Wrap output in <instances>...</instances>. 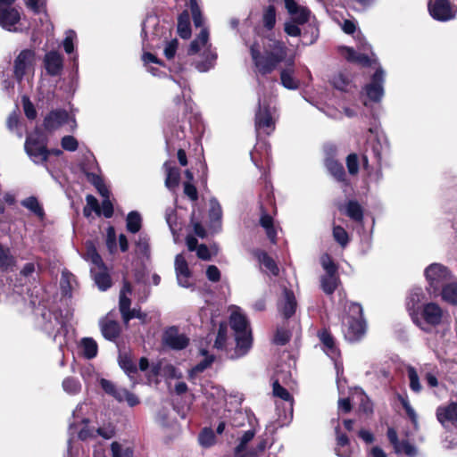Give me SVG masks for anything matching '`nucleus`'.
Segmentation results:
<instances>
[{
    "label": "nucleus",
    "mask_w": 457,
    "mask_h": 457,
    "mask_svg": "<svg viewBox=\"0 0 457 457\" xmlns=\"http://www.w3.org/2000/svg\"><path fill=\"white\" fill-rule=\"evenodd\" d=\"M354 319L358 320H365L363 317L362 306L359 303H350L347 306V312L345 320Z\"/></svg>",
    "instance_id": "09e8293b"
},
{
    "label": "nucleus",
    "mask_w": 457,
    "mask_h": 457,
    "mask_svg": "<svg viewBox=\"0 0 457 457\" xmlns=\"http://www.w3.org/2000/svg\"><path fill=\"white\" fill-rule=\"evenodd\" d=\"M287 12L296 24H305L309 21L311 11L306 6L299 5L295 0H284Z\"/></svg>",
    "instance_id": "f3484780"
},
{
    "label": "nucleus",
    "mask_w": 457,
    "mask_h": 457,
    "mask_svg": "<svg viewBox=\"0 0 457 457\" xmlns=\"http://www.w3.org/2000/svg\"><path fill=\"white\" fill-rule=\"evenodd\" d=\"M283 295L284 301L278 305V310L285 320H289L296 312L297 302L291 289L285 288Z\"/></svg>",
    "instance_id": "412c9836"
},
{
    "label": "nucleus",
    "mask_w": 457,
    "mask_h": 457,
    "mask_svg": "<svg viewBox=\"0 0 457 457\" xmlns=\"http://www.w3.org/2000/svg\"><path fill=\"white\" fill-rule=\"evenodd\" d=\"M126 221L127 230L132 234L137 233L142 228V218L137 211L129 212Z\"/></svg>",
    "instance_id": "58836bf2"
},
{
    "label": "nucleus",
    "mask_w": 457,
    "mask_h": 457,
    "mask_svg": "<svg viewBox=\"0 0 457 457\" xmlns=\"http://www.w3.org/2000/svg\"><path fill=\"white\" fill-rule=\"evenodd\" d=\"M272 391L274 396L280 398L284 401H291L293 400V396L288 392L287 389H286L284 386H282L278 381V379H275L272 383Z\"/></svg>",
    "instance_id": "864d4df0"
},
{
    "label": "nucleus",
    "mask_w": 457,
    "mask_h": 457,
    "mask_svg": "<svg viewBox=\"0 0 457 457\" xmlns=\"http://www.w3.org/2000/svg\"><path fill=\"white\" fill-rule=\"evenodd\" d=\"M344 335L347 341H360L366 333V321L354 319L345 320Z\"/></svg>",
    "instance_id": "f8f14e48"
},
{
    "label": "nucleus",
    "mask_w": 457,
    "mask_h": 457,
    "mask_svg": "<svg viewBox=\"0 0 457 457\" xmlns=\"http://www.w3.org/2000/svg\"><path fill=\"white\" fill-rule=\"evenodd\" d=\"M397 399L400 402V403L402 404V406H403V408L407 417L410 419L411 423L413 425H417V423H418V416H417V413L414 411V409L410 404L408 397L407 396H403L402 395L398 394L397 395Z\"/></svg>",
    "instance_id": "49530a36"
},
{
    "label": "nucleus",
    "mask_w": 457,
    "mask_h": 457,
    "mask_svg": "<svg viewBox=\"0 0 457 457\" xmlns=\"http://www.w3.org/2000/svg\"><path fill=\"white\" fill-rule=\"evenodd\" d=\"M255 431L253 429H249L245 431L242 436L239 438V443L236 446L234 454L235 457H245V452L246 450L247 444L253 440L254 437Z\"/></svg>",
    "instance_id": "ea45409f"
},
{
    "label": "nucleus",
    "mask_w": 457,
    "mask_h": 457,
    "mask_svg": "<svg viewBox=\"0 0 457 457\" xmlns=\"http://www.w3.org/2000/svg\"><path fill=\"white\" fill-rule=\"evenodd\" d=\"M229 325L234 330L235 334L245 333L252 331L249 326V321L246 317L237 312H234L230 315Z\"/></svg>",
    "instance_id": "c85d7f7f"
},
{
    "label": "nucleus",
    "mask_w": 457,
    "mask_h": 457,
    "mask_svg": "<svg viewBox=\"0 0 457 457\" xmlns=\"http://www.w3.org/2000/svg\"><path fill=\"white\" fill-rule=\"evenodd\" d=\"M162 342L172 350H183L189 345V338L184 334H179V329L173 326L165 330Z\"/></svg>",
    "instance_id": "9d476101"
},
{
    "label": "nucleus",
    "mask_w": 457,
    "mask_h": 457,
    "mask_svg": "<svg viewBox=\"0 0 457 457\" xmlns=\"http://www.w3.org/2000/svg\"><path fill=\"white\" fill-rule=\"evenodd\" d=\"M335 432L337 436V445L338 447L336 449L337 454L341 457L348 456L350 453V439L348 436L345 433H341L339 426L336 427Z\"/></svg>",
    "instance_id": "7c9ffc66"
},
{
    "label": "nucleus",
    "mask_w": 457,
    "mask_h": 457,
    "mask_svg": "<svg viewBox=\"0 0 457 457\" xmlns=\"http://www.w3.org/2000/svg\"><path fill=\"white\" fill-rule=\"evenodd\" d=\"M268 445V439L265 437H261L258 439L257 445L255 447L251 448L245 453V457H260L263 454Z\"/></svg>",
    "instance_id": "6e6d98bb"
},
{
    "label": "nucleus",
    "mask_w": 457,
    "mask_h": 457,
    "mask_svg": "<svg viewBox=\"0 0 457 457\" xmlns=\"http://www.w3.org/2000/svg\"><path fill=\"white\" fill-rule=\"evenodd\" d=\"M262 22L263 27L270 31L275 28L276 25V7L272 3L268 6H265L262 10Z\"/></svg>",
    "instance_id": "473e14b6"
},
{
    "label": "nucleus",
    "mask_w": 457,
    "mask_h": 457,
    "mask_svg": "<svg viewBox=\"0 0 457 457\" xmlns=\"http://www.w3.org/2000/svg\"><path fill=\"white\" fill-rule=\"evenodd\" d=\"M332 234L335 241L339 244L341 247L345 248L348 245L350 241L349 235L342 226L334 225Z\"/></svg>",
    "instance_id": "c03bdc74"
},
{
    "label": "nucleus",
    "mask_w": 457,
    "mask_h": 457,
    "mask_svg": "<svg viewBox=\"0 0 457 457\" xmlns=\"http://www.w3.org/2000/svg\"><path fill=\"white\" fill-rule=\"evenodd\" d=\"M21 21L20 12L12 5L0 6V26L8 31H15Z\"/></svg>",
    "instance_id": "ddd939ff"
},
{
    "label": "nucleus",
    "mask_w": 457,
    "mask_h": 457,
    "mask_svg": "<svg viewBox=\"0 0 457 457\" xmlns=\"http://www.w3.org/2000/svg\"><path fill=\"white\" fill-rule=\"evenodd\" d=\"M330 83L334 88L342 92H346L351 80L344 73L338 72L331 78Z\"/></svg>",
    "instance_id": "37998d69"
},
{
    "label": "nucleus",
    "mask_w": 457,
    "mask_h": 457,
    "mask_svg": "<svg viewBox=\"0 0 457 457\" xmlns=\"http://www.w3.org/2000/svg\"><path fill=\"white\" fill-rule=\"evenodd\" d=\"M87 255L94 265L96 267H104V262L102 256L99 254L97 249L93 244L87 245Z\"/></svg>",
    "instance_id": "e2e57ef3"
},
{
    "label": "nucleus",
    "mask_w": 457,
    "mask_h": 457,
    "mask_svg": "<svg viewBox=\"0 0 457 457\" xmlns=\"http://www.w3.org/2000/svg\"><path fill=\"white\" fill-rule=\"evenodd\" d=\"M96 268L98 270L91 269V274L93 276L94 281L101 291H106L112 285L109 270L105 263L104 264V267Z\"/></svg>",
    "instance_id": "b1692460"
},
{
    "label": "nucleus",
    "mask_w": 457,
    "mask_h": 457,
    "mask_svg": "<svg viewBox=\"0 0 457 457\" xmlns=\"http://www.w3.org/2000/svg\"><path fill=\"white\" fill-rule=\"evenodd\" d=\"M317 337L321 344L322 350L331 358L340 355V350L337 345L336 338L329 328H323L317 333Z\"/></svg>",
    "instance_id": "4468645a"
},
{
    "label": "nucleus",
    "mask_w": 457,
    "mask_h": 457,
    "mask_svg": "<svg viewBox=\"0 0 457 457\" xmlns=\"http://www.w3.org/2000/svg\"><path fill=\"white\" fill-rule=\"evenodd\" d=\"M385 74L382 68H378L371 76L370 82L363 87L367 97L374 103H379L384 96Z\"/></svg>",
    "instance_id": "0eeeda50"
},
{
    "label": "nucleus",
    "mask_w": 457,
    "mask_h": 457,
    "mask_svg": "<svg viewBox=\"0 0 457 457\" xmlns=\"http://www.w3.org/2000/svg\"><path fill=\"white\" fill-rule=\"evenodd\" d=\"M340 279L338 276H327L320 277V288L327 295H332L337 290Z\"/></svg>",
    "instance_id": "72a5a7b5"
},
{
    "label": "nucleus",
    "mask_w": 457,
    "mask_h": 457,
    "mask_svg": "<svg viewBox=\"0 0 457 457\" xmlns=\"http://www.w3.org/2000/svg\"><path fill=\"white\" fill-rule=\"evenodd\" d=\"M137 251L144 257L150 256L149 237L145 235H140L136 242Z\"/></svg>",
    "instance_id": "4d7b16f0"
},
{
    "label": "nucleus",
    "mask_w": 457,
    "mask_h": 457,
    "mask_svg": "<svg viewBox=\"0 0 457 457\" xmlns=\"http://www.w3.org/2000/svg\"><path fill=\"white\" fill-rule=\"evenodd\" d=\"M177 33L182 39H188L192 35L190 16L187 10H184L178 16Z\"/></svg>",
    "instance_id": "cd10ccee"
},
{
    "label": "nucleus",
    "mask_w": 457,
    "mask_h": 457,
    "mask_svg": "<svg viewBox=\"0 0 457 457\" xmlns=\"http://www.w3.org/2000/svg\"><path fill=\"white\" fill-rule=\"evenodd\" d=\"M345 164L350 175L355 176L359 173L360 160L357 154H349L346 156Z\"/></svg>",
    "instance_id": "603ef678"
},
{
    "label": "nucleus",
    "mask_w": 457,
    "mask_h": 457,
    "mask_svg": "<svg viewBox=\"0 0 457 457\" xmlns=\"http://www.w3.org/2000/svg\"><path fill=\"white\" fill-rule=\"evenodd\" d=\"M118 361L120 367L129 377L132 378L137 373V367L130 353H120Z\"/></svg>",
    "instance_id": "2f4dec72"
},
{
    "label": "nucleus",
    "mask_w": 457,
    "mask_h": 457,
    "mask_svg": "<svg viewBox=\"0 0 457 457\" xmlns=\"http://www.w3.org/2000/svg\"><path fill=\"white\" fill-rule=\"evenodd\" d=\"M322 267L327 276H337V266L328 254L322 258Z\"/></svg>",
    "instance_id": "69168bd1"
},
{
    "label": "nucleus",
    "mask_w": 457,
    "mask_h": 457,
    "mask_svg": "<svg viewBox=\"0 0 457 457\" xmlns=\"http://www.w3.org/2000/svg\"><path fill=\"white\" fill-rule=\"evenodd\" d=\"M439 294L442 295L444 301L457 305V283L451 282L445 285Z\"/></svg>",
    "instance_id": "e433bc0d"
},
{
    "label": "nucleus",
    "mask_w": 457,
    "mask_h": 457,
    "mask_svg": "<svg viewBox=\"0 0 457 457\" xmlns=\"http://www.w3.org/2000/svg\"><path fill=\"white\" fill-rule=\"evenodd\" d=\"M174 106L168 111L167 120L172 126H176L181 122H184L188 119L191 123V116L187 117L188 114H192L193 109L189 103H187L183 96H176L173 98Z\"/></svg>",
    "instance_id": "39448f33"
},
{
    "label": "nucleus",
    "mask_w": 457,
    "mask_h": 457,
    "mask_svg": "<svg viewBox=\"0 0 457 457\" xmlns=\"http://www.w3.org/2000/svg\"><path fill=\"white\" fill-rule=\"evenodd\" d=\"M399 452H395L397 454L404 453L408 457H415L418 453L417 448L411 444L408 440L400 441L397 445Z\"/></svg>",
    "instance_id": "bf43d9fd"
},
{
    "label": "nucleus",
    "mask_w": 457,
    "mask_h": 457,
    "mask_svg": "<svg viewBox=\"0 0 457 457\" xmlns=\"http://www.w3.org/2000/svg\"><path fill=\"white\" fill-rule=\"evenodd\" d=\"M287 51L285 42L272 35L262 37L261 43L254 41L250 46V54L256 72L262 76L269 75L283 62L286 69H294L295 56L287 58Z\"/></svg>",
    "instance_id": "f257e3e1"
},
{
    "label": "nucleus",
    "mask_w": 457,
    "mask_h": 457,
    "mask_svg": "<svg viewBox=\"0 0 457 457\" xmlns=\"http://www.w3.org/2000/svg\"><path fill=\"white\" fill-rule=\"evenodd\" d=\"M47 145L48 136L42 129L36 127L31 133L27 135L24 150L34 163L43 164L46 163Z\"/></svg>",
    "instance_id": "f03ea898"
},
{
    "label": "nucleus",
    "mask_w": 457,
    "mask_h": 457,
    "mask_svg": "<svg viewBox=\"0 0 457 457\" xmlns=\"http://www.w3.org/2000/svg\"><path fill=\"white\" fill-rule=\"evenodd\" d=\"M69 113L65 109L50 111L43 120V130L53 133L68 122Z\"/></svg>",
    "instance_id": "1a4fd4ad"
},
{
    "label": "nucleus",
    "mask_w": 457,
    "mask_h": 457,
    "mask_svg": "<svg viewBox=\"0 0 457 457\" xmlns=\"http://www.w3.org/2000/svg\"><path fill=\"white\" fill-rule=\"evenodd\" d=\"M291 332L285 328H278L273 338V342L277 345H285L291 339Z\"/></svg>",
    "instance_id": "5fc2aeb1"
},
{
    "label": "nucleus",
    "mask_w": 457,
    "mask_h": 457,
    "mask_svg": "<svg viewBox=\"0 0 457 457\" xmlns=\"http://www.w3.org/2000/svg\"><path fill=\"white\" fill-rule=\"evenodd\" d=\"M425 277L429 285V293L437 295L441 288L450 280L451 271L441 263H432L426 268Z\"/></svg>",
    "instance_id": "7ed1b4c3"
},
{
    "label": "nucleus",
    "mask_w": 457,
    "mask_h": 457,
    "mask_svg": "<svg viewBox=\"0 0 457 457\" xmlns=\"http://www.w3.org/2000/svg\"><path fill=\"white\" fill-rule=\"evenodd\" d=\"M421 317L427 324L436 327L442 322L443 311L437 303H428L423 305Z\"/></svg>",
    "instance_id": "aec40b11"
},
{
    "label": "nucleus",
    "mask_w": 457,
    "mask_h": 457,
    "mask_svg": "<svg viewBox=\"0 0 457 457\" xmlns=\"http://www.w3.org/2000/svg\"><path fill=\"white\" fill-rule=\"evenodd\" d=\"M44 67L49 76L54 77L61 74L63 69V57L55 50L47 52L44 56Z\"/></svg>",
    "instance_id": "dca6fc26"
},
{
    "label": "nucleus",
    "mask_w": 457,
    "mask_h": 457,
    "mask_svg": "<svg viewBox=\"0 0 457 457\" xmlns=\"http://www.w3.org/2000/svg\"><path fill=\"white\" fill-rule=\"evenodd\" d=\"M294 69H283L280 71L281 85L290 90H295L299 87V80L294 77Z\"/></svg>",
    "instance_id": "f704fd0d"
},
{
    "label": "nucleus",
    "mask_w": 457,
    "mask_h": 457,
    "mask_svg": "<svg viewBox=\"0 0 457 457\" xmlns=\"http://www.w3.org/2000/svg\"><path fill=\"white\" fill-rule=\"evenodd\" d=\"M254 163L262 171L260 178L262 188L259 194V208L277 209L273 186L270 175L262 166H260L255 162Z\"/></svg>",
    "instance_id": "423d86ee"
},
{
    "label": "nucleus",
    "mask_w": 457,
    "mask_h": 457,
    "mask_svg": "<svg viewBox=\"0 0 457 457\" xmlns=\"http://www.w3.org/2000/svg\"><path fill=\"white\" fill-rule=\"evenodd\" d=\"M340 212L346 215L355 223L362 224L364 220V209L356 200H349L345 205L338 207Z\"/></svg>",
    "instance_id": "6ab92c4d"
},
{
    "label": "nucleus",
    "mask_w": 457,
    "mask_h": 457,
    "mask_svg": "<svg viewBox=\"0 0 457 457\" xmlns=\"http://www.w3.org/2000/svg\"><path fill=\"white\" fill-rule=\"evenodd\" d=\"M175 270L179 284L187 287L189 286L188 278L192 272L189 270L188 263L182 254H178L175 258Z\"/></svg>",
    "instance_id": "4be33fe9"
},
{
    "label": "nucleus",
    "mask_w": 457,
    "mask_h": 457,
    "mask_svg": "<svg viewBox=\"0 0 457 457\" xmlns=\"http://www.w3.org/2000/svg\"><path fill=\"white\" fill-rule=\"evenodd\" d=\"M62 387L67 393L76 395L80 392L81 384L76 378L68 377L63 379Z\"/></svg>",
    "instance_id": "3c124183"
},
{
    "label": "nucleus",
    "mask_w": 457,
    "mask_h": 457,
    "mask_svg": "<svg viewBox=\"0 0 457 457\" xmlns=\"http://www.w3.org/2000/svg\"><path fill=\"white\" fill-rule=\"evenodd\" d=\"M345 58L349 62L357 63L361 67H370L372 65V60L366 54L357 53L353 48L345 46Z\"/></svg>",
    "instance_id": "bb28decb"
},
{
    "label": "nucleus",
    "mask_w": 457,
    "mask_h": 457,
    "mask_svg": "<svg viewBox=\"0 0 457 457\" xmlns=\"http://www.w3.org/2000/svg\"><path fill=\"white\" fill-rule=\"evenodd\" d=\"M359 411L364 413L369 416L373 414L374 406L372 401L369 398V396L362 393L361 395L360 404H359Z\"/></svg>",
    "instance_id": "680f3d73"
},
{
    "label": "nucleus",
    "mask_w": 457,
    "mask_h": 457,
    "mask_svg": "<svg viewBox=\"0 0 457 457\" xmlns=\"http://www.w3.org/2000/svg\"><path fill=\"white\" fill-rule=\"evenodd\" d=\"M130 305L131 299L124 294V290H120L119 295V310L121 318L131 310Z\"/></svg>",
    "instance_id": "0e129e2a"
},
{
    "label": "nucleus",
    "mask_w": 457,
    "mask_h": 457,
    "mask_svg": "<svg viewBox=\"0 0 457 457\" xmlns=\"http://www.w3.org/2000/svg\"><path fill=\"white\" fill-rule=\"evenodd\" d=\"M254 128L257 132L262 130L267 135H270L275 130L276 122L272 117L269 103H262L259 100L254 115Z\"/></svg>",
    "instance_id": "20e7f679"
},
{
    "label": "nucleus",
    "mask_w": 457,
    "mask_h": 457,
    "mask_svg": "<svg viewBox=\"0 0 457 457\" xmlns=\"http://www.w3.org/2000/svg\"><path fill=\"white\" fill-rule=\"evenodd\" d=\"M21 205L40 219L45 217V211L36 196H29L21 201Z\"/></svg>",
    "instance_id": "4c0bfd02"
},
{
    "label": "nucleus",
    "mask_w": 457,
    "mask_h": 457,
    "mask_svg": "<svg viewBox=\"0 0 457 457\" xmlns=\"http://www.w3.org/2000/svg\"><path fill=\"white\" fill-rule=\"evenodd\" d=\"M260 220L261 227L265 229L267 237L273 244L277 242V230L274 227L273 215H276L277 209L260 208Z\"/></svg>",
    "instance_id": "2eb2a0df"
},
{
    "label": "nucleus",
    "mask_w": 457,
    "mask_h": 457,
    "mask_svg": "<svg viewBox=\"0 0 457 457\" xmlns=\"http://www.w3.org/2000/svg\"><path fill=\"white\" fill-rule=\"evenodd\" d=\"M407 374L410 380V388L415 393H420L422 387L415 368L410 366L407 369Z\"/></svg>",
    "instance_id": "052dcab7"
},
{
    "label": "nucleus",
    "mask_w": 457,
    "mask_h": 457,
    "mask_svg": "<svg viewBox=\"0 0 457 457\" xmlns=\"http://www.w3.org/2000/svg\"><path fill=\"white\" fill-rule=\"evenodd\" d=\"M15 263L16 260L11 253L10 248L4 246L0 243V270L4 271L8 270L10 268L13 267Z\"/></svg>",
    "instance_id": "c9c22d12"
},
{
    "label": "nucleus",
    "mask_w": 457,
    "mask_h": 457,
    "mask_svg": "<svg viewBox=\"0 0 457 457\" xmlns=\"http://www.w3.org/2000/svg\"><path fill=\"white\" fill-rule=\"evenodd\" d=\"M228 324L226 321H221L219 324L218 333L214 341L213 346L218 350H223L227 343Z\"/></svg>",
    "instance_id": "79ce46f5"
},
{
    "label": "nucleus",
    "mask_w": 457,
    "mask_h": 457,
    "mask_svg": "<svg viewBox=\"0 0 457 457\" xmlns=\"http://www.w3.org/2000/svg\"><path fill=\"white\" fill-rule=\"evenodd\" d=\"M201 445L210 447L215 444V434L211 428H204L198 436Z\"/></svg>",
    "instance_id": "de8ad7c7"
},
{
    "label": "nucleus",
    "mask_w": 457,
    "mask_h": 457,
    "mask_svg": "<svg viewBox=\"0 0 457 457\" xmlns=\"http://www.w3.org/2000/svg\"><path fill=\"white\" fill-rule=\"evenodd\" d=\"M253 257L257 259V261L263 265V267L269 270V272L274 276L277 277L279 274V268L275 262V260L269 255V253L261 249H254L252 252Z\"/></svg>",
    "instance_id": "5701e85b"
},
{
    "label": "nucleus",
    "mask_w": 457,
    "mask_h": 457,
    "mask_svg": "<svg viewBox=\"0 0 457 457\" xmlns=\"http://www.w3.org/2000/svg\"><path fill=\"white\" fill-rule=\"evenodd\" d=\"M105 245L110 254L117 252V237L115 228L110 225L106 229Z\"/></svg>",
    "instance_id": "a18cd8bd"
},
{
    "label": "nucleus",
    "mask_w": 457,
    "mask_h": 457,
    "mask_svg": "<svg viewBox=\"0 0 457 457\" xmlns=\"http://www.w3.org/2000/svg\"><path fill=\"white\" fill-rule=\"evenodd\" d=\"M21 103L25 116L30 120H35L37 118V110L29 97L23 96L21 97Z\"/></svg>",
    "instance_id": "13d9d810"
},
{
    "label": "nucleus",
    "mask_w": 457,
    "mask_h": 457,
    "mask_svg": "<svg viewBox=\"0 0 457 457\" xmlns=\"http://www.w3.org/2000/svg\"><path fill=\"white\" fill-rule=\"evenodd\" d=\"M61 145L66 151L74 152L79 147V142L73 136L67 135L62 137Z\"/></svg>",
    "instance_id": "338daca9"
},
{
    "label": "nucleus",
    "mask_w": 457,
    "mask_h": 457,
    "mask_svg": "<svg viewBox=\"0 0 457 457\" xmlns=\"http://www.w3.org/2000/svg\"><path fill=\"white\" fill-rule=\"evenodd\" d=\"M35 61V52L31 49L21 51L14 60V75L17 79L21 80L28 69L33 65Z\"/></svg>",
    "instance_id": "9b49d317"
},
{
    "label": "nucleus",
    "mask_w": 457,
    "mask_h": 457,
    "mask_svg": "<svg viewBox=\"0 0 457 457\" xmlns=\"http://www.w3.org/2000/svg\"><path fill=\"white\" fill-rule=\"evenodd\" d=\"M178 47L179 40L177 38H173L170 41H168L163 51L165 57L168 60L173 59L176 55Z\"/></svg>",
    "instance_id": "774afa93"
},
{
    "label": "nucleus",
    "mask_w": 457,
    "mask_h": 457,
    "mask_svg": "<svg viewBox=\"0 0 457 457\" xmlns=\"http://www.w3.org/2000/svg\"><path fill=\"white\" fill-rule=\"evenodd\" d=\"M166 170L165 186L169 189L176 188L180 181V170L176 166H170L169 162L164 163Z\"/></svg>",
    "instance_id": "c756f323"
},
{
    "label": "nucleus",
    "mask_w": 457,
    "mask_h": 457,
    "mask_svg": "<svg viewBox=\"0 0 457 457\" xmlns=\"http://www.w3.org/2000/svg\"><path fill=\"white\" fill-rule=\"evenodd\" d=\"M236 347L230 359L236 360L244 357L253 346L252 331L235 334Z\"/></svg>",
    "instance_id": "a211bd4d"
},
{
    "label": "nucleus",
    "mask_w": 457,
    "mask_h": 457,
    "mask_svg": "<svg viewBox=\"0 0 457 457\" xmlns=\"http://www.w3.org/2000/svg\"><path fill=\"white\" fill-rule=\"evenodd\" d=\"M326 167L329 174L333 176L337 181L343 183L345 186H349L350 182L346 177L345 168L339 161L333 158L328 159L326 161Z\"/></svg>",
    "instance_id": "393cba45"
},
{
    "label": "nucleus",
    "mask_w": 457,
    "mask_h": 457,
    "mask_svg": "<svg viewBox=\"0 0 457 457\" xmlns=\"http://www.w3.org/2000/svg\"><path fill=\"white\" fill-rule=\"evenodd\" d=\"M428 11L431 17L439 21H447L455 16L449 0L430 1L428 3Z\"/></svg>",
    "instance_id": "6e6552de"
},
{
    "label": "nucleus",
    "mask_w": 457,
    "mask_h": 457,
    "mask_svg": "<svg viewBox=\"0 0 457 457\" xmlns=\"http://www.w3.org/2000/svg\"><path fill=\"white\" fill-rule=\"evenodd\" d=\"M81 346L83 348V354L87 359H93L96 356L98 345L92 337H84L81 340Z\"/></svg>",
    "instance_id": "a19ab883"
},
{
    "label": "nucleus",
    "mask_w": 457,
    "mask_h": 457,
    "mask_svg": "<svg viewBox=\"0 0 457 457\" xmlns=\"http://www.w3.org/2000/svg\"><path fill=\"white\" fill-rule=\"evenodd\" d=\"M209 218L212 222L220 223L222 218V209L216 198L210 201Z\"/></svg>",
    "instance_id": "8fccbe9b"
},
{
    "label": "nucleus",
    "mask_w": 457,
    "mask_h": 457,
    "mask_svg": "<svg viewBox=\"0 0 457 457\" xmlns=\"http://www.w3.org/2000/svg\"><path fill=\"white\" fill-rule=\"evenodd\" d=\"M103 337L109 341H116L121 333V327L116 320H107L101 322Z\"/></svg>",
    "instance_id": "a878e982"
}]
</instances>
